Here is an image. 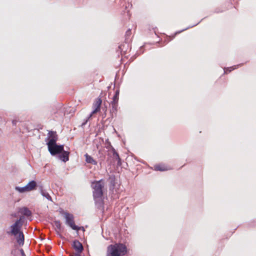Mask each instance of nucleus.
I'll list each match as a JSON object with an SVG mask.
<instances>
[{
  "label": "nucleus",
  "instance_id": "20e7f679",
  "mask_svg": "<svg viewBox=\"0 0 256 256\" xmlns=\"http://www.w3.org/2000/svg\"><path fill=\"white\" fill-rule=\"evenodd\" d=\"M92 188L94 190L92 196L94 198H101L104 196V184L102 179L94 180L92 182Z\"/></svg>",
  "mask_w": 256,
  "mask_h": 256
},
{
  "label": "nucleus",
  "instance_id": "c9c22d12",
  "mask_svg": "<svg viewBox=\"0 0 256 256\" xmlns=\"http://www.w3.org/2000/svg\"><path fill=\"white\" fill-rule=\"evenodd\" d=\"M12 216H16V214H14V215H12Z\"/></svg>",
  "mask_w": 256,
  "mask_h": 256
},
{
  "label": "nucleus",
  "instance_id": "b1692460",
  "mask_svg": "<svg viewBox=\"0 0 256 256\" xmlns=\"http://www.w3.org/2000/svg\"><path fill=\"white\" fill-rule=\"evenodd\" d=\"M202 20L200 21L199 22H198V23H196V24H194L192 25V26H188V28H184V29H183L182 30H180V32H178L177 33L179 34V33H180V32H183V31H184V30H188V28H192V27H194V26H196V25H198V24H199V23H200V22Z\"/></svg>",
  "mask_w": 256,
  "mask_h": 256
},
{
  "label": "nucleus",
  "instance_id": "9d476101",
  "mask_svg": "<svg viewBox=\"0 0 256 256\" xmlns=\"http://www.w3.org/2000/svg\"><path fill=\"white\" fill-rule=\"evenodd\" d=\"M40 184H38L34 180L30 181L26 185L28 192L36 190L38 189V186Z\"/></svg>",
  "mask_w": 256,
  "mask_h": 256
},
{
  "label": "nucleus",
  "instance_id": "f8f14e48",
  "mask_svg": "<svg viewBox=\"0 0 256 256\" xmlns=\"http://www.w3.org/2000/svg\"><path fill=\"white\" fill-rule=\"evenodd\" d=\"M110 104L112 106V108L110 109V114L111 116V118H112L114 116H116L118 112V103L110 102Z\"/></svg>",
  "mask_w": 256,
  "mask_h": 256
},
{
  "label": "nucleus",
  "instance_id": "473e14b6",
  "mask_svg": "<svg viewBox=\"0 0 256 256\" xmlns=\"http://www.w3.org/2000/svg\"><path fill=\"white\" fill-rule=\"evenodd\" d=\"M223 11H224L223 10H220V11L218 10V8H216V9L215 10V12H216V13H218V12H222Z\"/></svg>",
  "mask_w": 256,
  "mask_h": 256
},
{
  "label": "nucleus",
  "instance_id": "7ed1b4c3",
  "mask_svg": "<svg viewBox=\"0 0 256 256\" xmlns=\"http://www.w3.org/2000/svg\"><path fill=\"white\" fill-rule=\"evenodd\" d=\"M127 252L128 249L125 244L116 243L108 246L107 256H124Z\"/></svg>",
  "mask_w": 256,
  "mask_h": 256
},
{
  "label": "nucleus",
  "instance_id": "0eeeda50",
  "mask_svg": "<svg viewBox=\"0 0 256 256\" xmlns=\"http://www.w3.org/2000/svg\"><path fill=\"white\" fill-rule=\"evenodd\" d=\"M108 182L109 184V190L110 191H113L116 188V176L114 174H108Z\"/></svg>",
  "mask_w": 256,
  "mask_h": 256
},
{
  "label": "nucleus",
  "instance_id": "1a4fd4ad",
  "mask_svg": "<svg viewBox=\"0 0 256 256\" xmlns=\"http://www.w3.org/2000/svg\"><path fill=\"white\" fill-rule=\"evenodd\" d=\"M70 152L66 150L58 154V159L61 160L64 162H66L69 160Z\"/></svg>",
  "mask_w": 256,
  "mask_h": 256
},
{
  "label": "nucleus",
  "instance_id": "2f4dec72",
  "mask_svg": "<svg viewBox=\"0 0 256 256\" xmlns=\"http://www.w3.org/2000/svg\"><path fill=\"white\" fill-rule=\"evenodd\" d=\"M18 121L16 120H12V124L13 126H16Z\"/></svg>",
  "mask_w": 256,
  "mask_h": 256
},
{
  "label": "nucleus",
  "instance_id": "7c9ffc66",
  "mask_svg": "<svg viewBox=\"0 0 256 256\" xmlns=\"http://www.w3.org/2000/svg\"><path fill=\"white\" fill-rule=\"evenodd\" d=\"M20 253L22 256H26V255L24 252V250L22 248L20 249Z\"/></svg>",
  "mask_w": 256,
  "mask_h": 256
},
{
  "label": "nucleus",
  "instance_id": "c756f323",
  "mask_svg": "<svg viewBox=\"0 0 256 256\" xmlns=\"http://www.w3.org/2000/svg\"><path fill=\"white\" fill-rule=\"evenodd\" d=\"M74 230L76 232H78L80 230H82L84 232L85 230L83 226H78V228L76 230Z\"/></svg>",
  "mask_w": 256,
  "mask_h": 256
},
{
  "label": "nucleus",
  "instance_id": "4be33fe9",
  "mask_svg": "<svg viewBox=\"0 0 256 256\" xmlns=\"http://www.w3.org/2000/svg\"><path fill=\"white\" fill-rule=\"evenodd\" d=\"M154 170L158 171L164 172L166 170L164 167L160 164L156 165L154 166Z\"/></svg>",
  "mask_w": 256,
  "mask_h": 256
},
{
  "label": "nucleus",
  "instance_id": "aec40b11",
  "mask_svg": "<svg viewBox=\"0 0 256 256\" xmlns=\"http://www.w3.org/2000/svg\"><path fill=\"white\" fill-rule=\"evenodd\" d=\"M54 226L56 230H58L59 231L62 230V228L61 226V222L58 220H56L54 222Z\"/></svg>",
  "mask_w": 256,
  "mask_h": 256
},
{
  "label": "nucleus",
  "instance_id": "a878e982",
  "mask_svg": "<svg viewBox=\"0 0 256 256\" xmlns=\"http://www.w3.org/2000/svg\"><path fill=\"white\" fill-rule=\"evenodd\" d=\"M99 110L96 109V108H94V110L90 113V114H89L88 116V118H91L92 116L94 114H96L98 112Z\"/></svg>",
  "mask_w": 256,
  "mask_h": 256
},
{
  "label": "nucleus",
  "instance_id": "f3484780",
  "mask_svg": "<svg viewBox=\"0 0 256 256\" xmlns=\"http://www.w3.org/2000/svg\"><path fill=\"white\" fill-rule=\"evenodd\" d=\"M242 65V64H239L234 65V66L228 67V68H224V74H228V72H230L232 70L238 68L239 66H240Z\"/></svg>",
  "mask_w": 256,
  "mask_h": 256
},
{
  "label": "nucleus",
  "instance_id": "f704fd0d",
  "mask_svg": "<svg viewBox=\"0 0 256 256\" xmlns=\"http://www.w3.org/2000/svg\"><path fill=\"white\" fill-rule=\"evenodd\" d=\"M74 256H76V254H74ZM80 256H81L80 254Z\"/></svg>",
  "mask_w": 256,
  "mask_h": 256
},
{
  "label": "nucleus",
  "instance_id": "412c9836",
  "mask_svg": "<svg viewBox=\"0 0 256 256\" xmlns=\"http://www.w3.org/2000/svg\"><path fill=\"white\" fill-rule=\"evenodd\" d=\"M22 213L24 216H29L32 215L31 211L28 208H26V207H24V210L22 212Z\"/></svg>",
  "mask_w": 256,
  "mask_h": 256
},
{
  "label": "nucleus",
  "instance_id": "5701e85b",
  "mask_svg": "<svg viewBox=\"0 0 256 256\" xmlns=\"http://www.w3.org/2000/svg\"><path fill=\"white\" fill-rule=\"evenodd\" d=\"M131 30L130 28L128 29L126 32V40L128 41V37L131 34Z\"/></svg>",
  "mask_w": 256,
  "mask_h": 256
},
{
  "label": "nucleus",
  "instance_id": "9b49d317",
  "mask_svg": "<svg viewBox=\"0 0 256 256\" xmlns=\"http://www.w3.org/2000/svg\"><path fill=\"white\" fill-rule=\"evenodd\" d=\"M104 196L101 198H94L96 208L100 210H104Z\"/></svg>",
  "mask_w": 256,
  "mask_h": 256
},
{
  "label": "nucleus",
  "instance_id": "f03ea898",
  "mask_svg": "<svg viewBox=\"0 0 256 256\" xmlns=\"http://www.w3.org/2000/svg\"><path fill=\"white\" fill-rule=\"evenodd\" d=\"M51 138L46 142L48 150L52 156H58L60 152L58 146L56 142L58 140V135L56 131L50 130L48 132V138L46 140H48V138Z\"/></svg>",
  "mask_w": 256,
  "mask_h": 256
},
{
  "label": "nucleus",
  "instance_id": "ddd939ff",
  "mask_svg": "<svg viewBox=\"0 0 256 256\" xmlns=\"http://www.w3.org/2000/svg\"><path fill=\"white\" fill-rule=\"evenodd\" d=\"M38 190L42 196L46 198L48 200L52 202V198L50 194L44 189L43 186L40 184L38 186Z\"/></svg>",
  "mask_w": 256,
  "mask_h": 256
},
{
  "label": "nucleus",
  "instance_id": "f257e3e1",
  "mask_svg": "<svg viewBox=\"0 0 256 256\" xmlns=\"http://www.w3.org/2000/svg\"><path fill=\"white\" fill-rule=\"evenodd\" d=\"M24 217L20 216L18 219L10 226V230L7 232L8 234H11L15 236L16 242L22 246L24 243V236L22 230V228L24 222Z\"/></svg>",
  "mask_w": 256,
  "mask_h": 256
},
{
  "label": "nucleus",
  "instance_id": "423d86ee",
  "mask_svg": "<svg viewBox=\"0 0 256 256\" xmlns=\"http://www.w3.org/2000/svg\"><path fill=\"white\" fill-rule=\"evenodd\" d=\"M72 247L76 250V256H80V254H81L84 250L82 244L78 240L72 242Z\"/></svg>",
  "mask_w": 256,
  "mask_h": 256
},
{
  "label": "nucleus",
  "instance_id": "c85d7f7f",
  "mask_svg": "<svg viewBox=\"0 0 256 256\" xmlns=\"http://www.w3.org/2000/svg\"><path fill=\"white\" fill-rule=\"evenodd\" d=\"M103 110H104V114H102V118H104L106 116V112L107 111V108L106 107L104 108V109L103 108Z\"/></svg>",
  "mask_w": 256,
  "mask_h": 256
},
{
  "label": "nucleus",
  "instance_id": "6e6552de",
  "mask_svg": "<svg viewBox=\"0 0 256 256\" xmlns=\"http://www.w3.org/2000/svg\"><path fill=\"white\" fill-rule=\"evenodd\" d=\"M107 142L108 144V145L110 147V150L112 152V156L113 158L115 159L118 161L117 162V165L118 166H120L122 165V160L121 158L120 157L119 154L118 152L116 151L115 148L111 145V144L110 142H108V140H107Z\"/></svg>",
  "mask_w": 256,
  "mask_h": 256
},
{
  "label": "nucleus",
  "instance_id": "dca6fc26",
  "mask_svg": "<svg viewBox=\"0 0 256 256\" xmlns=\"http://www.w3.org/2000/svg\"><path fill=\"white\" fill-rule=\"evenodd\" d=\"M102 103V100L100 98H98L96 100L95 102L93 104V107L99 111L100 110V106Z\"/></svg>",
  "mask_w": 256,
  "mask_h": 256
},
{
  "label": "nucleus",
  "instance_id": "6ab92c4d",
  "mask_svg": "<svg viewBox=\"0 0 256 256\" xmlns=\"http://www.w3.org/2000/svg\"><path fill=\"white\" fill-rule=\"evenodd\" d=\"M15 190L18 192L20 194L24 193L26 192H28L26 185L24 186L20 187L18 186H16L15 187Z\"/></svg>",
  "mask_w": 256,
  "mask_h": 256
},
{
  "label": "nucleus",
  "instance_id": "a211bd4d",
  "mask_svg": "<svg viewBox=\"0 0 256 256\" xmlns=\"http://www.w3.org/2000/svg\"><path fill=\"white\" fill-rule=\"evenodd\" d=\"M120 94V88H118L114 92V94L112 97V100L111 102L118 103Z\"/></svg>",
  "mask_w": 256,
  "mask_h": 256
},
{
  "label": "nucleus",
  "instance_id": "4468645a",
  "mask_svg": "<svg viewBox=\"0 0 256 256\" xmlns=\"http://www.w3.org/2000/svg\"><path fill=\"white\" fill-rule=\"evenodd\" d=\"M128 41H126L120 44L118 47V51H120L122 54V53H126L128 48Z\"/></svg>",
  "mask_w": 256,
  "mask_h": 256
},
{
  "label": "nucleus",
  "instance_id": "cd10ccee",
  "mask_svg": "<svg viewBox=\"0 0 256 256\" xmlns=\"http://www.w3.org/2000/svg\"><path fill=\"white\" fill-rule=\"evenodd\" d=\"M89 120V118H88V117L84 120V122H82V124H81V126H84L86 123L88 122V120Z\"/></svg>",
  "mask_w": 256,
  "mask_h": 256
},
{
  "label": "nucleus",
  "instance_id": "72a5a7b5",
  "mask_svg": "<svg viewBox=\"0 0 256 256\" xmlns=\"http://www.w3.org/2000/svg\"><path fill=\"white\" fill-rule=\"evenodd\" d=\"M143 48H144V46H142L140 47V49L141 50V49Z\"/></svg>",
  "mask_w": 256,
  "mask_h": 256
},
{
  "label": "nucleus",
  "instance_id": "bb28decb",
  "mask_svg": "<svg viewBox=\"0 0 256 256\" xmlns=\"http://www.w3.org/2000/svg\"><path fill=\"white\" fill-rule=\"evenodd\" d=\"M59 212L60 214L62 215H64V216H65V213H68V212H65L64 210L62 208H60L59 210Z\"/></svg>",
  "mask_w": 256,
  "mask_h": 256
},
{
  "label": "nucleus",
  "instance_id": "393cba45",
  "mask_svg": "<svg viewBox=\"0 0 256 256\" xmlns=\"http://www.w3.org/2000/svg\"><path fill=\"white\" fill-rule=\"evenodd\" d=\"M57 146L60 150V152H62L64 151V144H57Z\"/></svg>",
  "mask_w": 256,
  "mask_h": 256
},
{
  "label": "nucleus",
  "instance_id": "2eb2a0df",
  "mask_svg": "<svg viewBox=\"0 0 256 256\" xmlns=\"http://www.w3.org/2000/svg\"><path fill=\"white\" fill-rule=\"evenodd\" d=\"M84 156L86 158V162L88 164H90L94 165L97 164V162L94 160L93 158L88 155V154H84Z\"/></svg>",
  "mask_w": 256,
  "mask_h": 256
},
{
  "label": "nucleus",
  "instance_id": "39448f33",
  "mask_svg": "<svg viewBox=\"0 0 256 256\" xmlns=\"http://www.w3.org/2000/svg\"><path fill=\"white\" fill-rule=\"evenodd\" d=\"M66 223L72 230L78 228V226L75 224L74 221V216L72 214L70 213H65Z\"/></svg>",
  "mask_w": 256,
  "mask_h": 256
}]
</instances>
